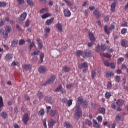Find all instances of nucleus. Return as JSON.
<instances>
[{"mask_svg":"<svg viewBox=\"0 0 128 128\" xmlns=\"http://www.w3.org/2000/svg\"><path fill=\"white\" fill-rule=\"evenodd\" d=\"M82 116V108L80 105H76V107L75 113L74 114V118L76 120H80V116Z\"/></svg>","mask_w":128,"mask_h":128,"instance_id":"obj_1","label":"nucleus"},{"mask_svg":"<svg viewBox=\"0 0 128 128\" xmlns=\"http://www.w3.org/2000/svg\"><path fill=\"white\" fill-rule=\"evenodd\" d=\"M108 28V26H105V27H104L105 32H106L107 34H110V30H114V28H116L114 25L113 24H111L110 28Z\"/></svg>","mask_w":128,"mask_h":128,"instance_id":"obj_2","label":"nucleus"},{"mask_svg":"<svg viewBox=\"0 0 128 128\" xmlns=\"http://www.w3.org/2000/svg\"><path fill=\"white\" fill-rule=\"evenodd\" d=\"M54 80H56V76L52 75L51 78L46 82V84H52L54 82Z\"/></svg>","mask_w":128,"mask_h":128,"instance_id":"obj_3","label":"nucleus"},{"mask_svg":"<svg viewBox=\"0 0 128 128\" xmlns=\"http://www.w3.org/2000/svg\"><path fill=\"white\" fill-rule=\"evenodd\" d=\"M22 120L24 122V124H26L28 122V120H30V115L28 114H25L22 118Z\"/></svg>","mask_w":128,"mask_h":128,"instance_id":"obj_4","label":"nucleus"},{"mask_svg":"<svg viewBox=\"0 0 128 128\" xmlns=\"http://www.w3.org/2000/svg\"><path fill=\"white\" fill-rule=\"evenodd\" d=\"M51 118H58V112L56 110H52L50 112Z\"/></svg>","mask_w":128,"mask_h":128,"instance_id":"obj_5","label":"nucleus"},{"mask_svg":"<svg viewBox=\"0 0 128 128\" xmlns=\"http://www.w3.org/2000/svg\"><path fill=\"white\" fill-rule=\"evenodd\" d=\"M64 14L66 18H70L72 16V12H70V10L68 9H64Z\"/></svg>","mask_w":128,"mask_h":128,"instance_id":"obj_6","label":"nucleus"},{"mask_svg":"<svg viewBox=\"0 0 128 128\" xmlns=\"http://www.w3.org/2000/svg\"><path fill=\"white\" fill-rule=\"evenodd\" d=\"M26 16H28V14L26 12H24L20 16V18L19 22H24V20H26Z\"/></svg>","mask_w":128,"mask_h":128,"instance_id":"obj_7","label":"nucleus"},{"mask_svg":"<svg viewBox=\"0 0 128 128\" xmlns=\"http://www.w3.org/2000/svg\"><path fill=\"white\" fill-rule=\"evenodd\" d=\"M38 71L40 74H46L48 72V69L44 66H41L40 67Z\"/></svg>","mask_w":128,"mask_h":128,"instance_id":"obj_8","label":"nucleus"},{"mask_svg":"<svg viewBox=\"0 0 128 128\" xmlns=\"http://www.w3.org/2000/svg\"><path fill=\"white\" fill-rule=\"evenodd\" d=\"M56 124V120L53 119H50L48 122V126L49 128H54V124Z\"/></svg>","mask_w":128,"mask_h":128,"instance_id":"obj_9","label":"nucleus"},{"mask_svg":"<svg viewBox=\"0 0 128 128\" xmlns=\"http://www.w3.org/2000/svg\"><path fill=\"white\" fill-rule=\"evenodd\" d=\"M89 38L92 42H96V39L94 37V35L92 32L89 33Z\"/></svg>","mask_w":128,"mask_h":128,"instance_id":"obj_10","label":"nucleus"},{"mask_svg":"<svg viewBox=\"0 0 128 128\" xmlns=\"http://www.w3.org/2000/svg\"><path fill=\"white\" fill-rule=\"evenodd\" d=\"M79 68L80 70H82V68H88V62H84V63L80 64L79 66Z\"/></svg>","mask_w":128,"mask_h":128,"instance_id":"obj_11","label":"nucleus"},{"mask_svg":"<svg viewBox=\"0 0 128 128\" xmlns=\"http://www.w3.org/2000/svg\"><path fill=\"white\" fill-rule=\"evenodd\" d=\"M56 28H57V30H58L60 32H63L62 24H60V23H58L56 25Z\"/></svg>","mask_w":128,"mask_h":128,"instance_id":"obj_12","label":"nucleus"},{"mask_svg":"<svg viewBox=\"0 0 128 128\" xmlns=\"http://www.w3.org/2000/svg\"><path fill=\"white\" fill-rule=\"evenodd\" d=\"M94 14L96 18H100V10H96L94 12Z\"/></svg>","mask_w":128,"mask_h":128,"instance_id":"obj_13","label":"nucleus"},{"mask_svg":"<svg viewBox=\"0 0 128 128\" xmlns=\"http://www.w3.org/2000/svg\"><path fill=\"white\" fill-rule=\"evenodd\" d=\"M76 54L77 56H82V58L86 56L84 54V52H82V50H78L76 52Z\"/></svg>","mask_w":128,"mask_h":128,"instance_id":"obj_14","label":"nucleus"},{"mask_svg":"<svg viewBox=\"0 0 128 128\" xmlns=\"http://www.w3.org/2000/svg\"><path fill=\"white\" fill-rule=\"evenodd\" d=\"M124 104V100H118L116 102V104L118 106H122Z\"/></svg>","mask_w":128,"mask_h":128,"instance_id":"obj_15","label":"nucleus"},{"mask_svg":"<svg viewBox=\"0 0 128 128\" xmlns=\"http://www.w3.org/2000/svg\"><path fill=\"white\" fill-rule=\"evenodd\" d=\"M18 40H12V48H16L18 46Z\"/></svg>","mask_w":128,"mask_h":128,"instance_id":"obj_16","label":"nucleus"},{"mask_svg":"<svg viewBox=\"0 0 128 128\" xmlns=\"http://www.w3.org/2000/svg\"><path fill=\"white\" fill-rule=\"evenodd\" d=\"M84 54H85L84 58H92V54L91 52H84Z\"/></svg>","mask_w":128,"mask_h":128,"instance_id":"obj_17","label":"nucleus"},{"mask_svg":"<svg viewBox=\"0 0 128 128\" xmlns=\"http://www.w3.org/2000/svg\"><path fill=\"white\" fill-rule=\"evenodd\" d=\"M23 68L24 70H32V66L30 64H24L23 65Z\"/></svg>","mask_w":128,"mask_h":128,"instance_id":"obj_18","label":"nucleus"},{"mask_svg":"<svg viewBox=\"0 0 128 128\" xmlns=\"http://www.w3.org/2000/svg\"><path fill=\"white\" fill-rule=\"evenodd\" d=\"M54 18H51L50 20H47L46 24H47V26H50V24L54 22Z\"/></svg>","mask_w":128,"mask_h":128,"instance_id":"obj_19","label":"nucleus"},{"mask_svg":"<svg viewBox=\"0 0 128 128\" xmlns=\"http://www.w3.org/2000/svg\"><path fill=\"white\" fill-rule=\"evenodd\" d=\"M38 48H44V45L42 44V42L40 39L38 40Z\"/></svg>","mask_w":128,"mask_h":128,"instance_id":"obj_20","label":"nucleus"},{"mask_svg":"<svg viewBox=\"0 0 128 128\" xmlns=\"http://www.w3.org/2000/svg\"><path fill=\"white\" fill-rule=\"evenodd\" d=\"M93 124L94 128H100V124H98V122H96V120H93Z\"/></svg>","mask_w":128,"mask_h":128,"instance_id":"obj_21","label":"nucleus"},{"mask_svg":"<svg viewBox=\"0 0 128 128\" xmlns=\"http://www.w3.org/2000/svg\"><path fill=\"white\" fill-rule=\"evenodd\" d=\"M116 2H114L111 5V10L112 12H116Z\"/></svg>","mask_w":128,"mask_h":128,"instance_id":"obj_22","label":"nucleus"},{"mask_svg":"<svg viewBox=\"0 0 128 128\" xmlns=\"http://www.w3.org/2000/svg\"><path fill=\"white\" fill-rule=\"evenodd\" d=\"M64 128H72V126L68 122H66L64 124Z\"/></svg>","mask_w":128,"mask_h":128,"instance_id":"obj_23","label":"nucleus"},{"mask_svg":"<svg viewBox=\"0 0 128 128\" xmlns=\"http://www.w3.org/2000/svg\"><path fill=\"white\" fill-rule=\"evenodd\" d=\"M4 99L2 96H0V108H4Z\"/></svg>","mask_w":128,"mask_h":128,"instance_id":"obj_24","label":"nucleus"},{"mask_svg":"<svg viewBox=\"0 0 128 128\" xmlns=\"http://www.w3.org/2000/svg\"><path fill=\"white\" fill-rule=\"evenodd\" d=\"M26 2L30 6H34V3L32 0H27Z\"/></svg>","mask_w":128,"mask_h":128,"instance_id":"obj_25","label":"nucleus"},{"mask_svg":"<svg viewBox=\"0 0 128 128\" xmlns=\"http://www.w3.org/2000/svg\"><path fill=\"white\" fill-rule=\"evenodd\" d=\"M37 96L38 98L40 100L44 98V94L42 92H38L37 94Z\"/></svg>","mask_w":128,"mask_h":128,"instance_id":"obj_26","label":"nucleus"},{"mask_svg":"<svg viewBox=\"0 0 128 128\" xmlns=\"http://www.w3.org/2000/svg\"><path fill=\"white\" fill-rule=\"evenodd\" d=\"M6 58L7 60H12V54H8L6 56Z\"/></svg>","mask_w":128,"mask_h":128,"instance_id":"obj_27","label":"nucleus"},{"mask_svg":"<svg viewBox=\"0 0 128 128\" xmlns=\"http://www.w3.org/2000/svg\"><path fill=\"white\" fill-rule=\"evenodd\" d=\"M63 70H64L65 72H70V68L65 66L63 68Z\"/></svg>","mask_w":128,"mask_h":128,"instance_id":"obj_28","label":"nucleus"},{"mask_svg":"<svg viewBox=\"0 0 128 128\" xmlns=\"http://www.w3.org/2000/svg\"><path fill=\"white\" fill-rule=\"evenodd\" d=\"M100 55L102 57L104 56L105 58H110V55L108 54L100 53Z\"/></svg>","mask_w":128,"mask_h":128,"instance_id":"obj_29","label":"nucleus"},{"mask_svg":"<svg viewBox=\"0 0 128 128\" xmlns=\"http://www.w3.org/2000/svg\"><path fill=\"white\" fill-rule=\"evenodd\" d=\"M51 16L52 15L50 14H44L42 16V18L43 20H46V18H50V16Z\"/></svg>","mask_w":128,"mask_h":128,"instance_id":"obj_30","label":"nucleus"},{"mask_svg":"<svg viewBox=\"0 0 128 128\" xmlns=\"http://www.w3.org/2000/svg\"><path fill=\"white\" fill-rule=\"evenodd\" d=\"M122 46H124V48H126L128 46V42L126 40H122Z\"/></svg>","mask_w":128,"mask_h":128,"instance_id":"obj_31","label":"nucleus"},{"mask_svg":"<svg viewBox=\"0 0 128 128\" xmlns=\"http://www.w3.org/2000/svg\"><path fill=\"white\" fill-rule=\"evenodd\" d=\"M114 76V73L112 72L106 73V78H112Z\"/></svg>","mask_w":128,"mask_h":128,"instance_id":"obj_32","label":"nucleus"},{"mask_svg":"<svg viewBox=\"0 0 128 128\" xmlns=\"http://www.w3.org/2000/svg\"><path fill=\"white\" fill-rule=\"evenodd\" d=\"M1 32H3L4 36L5 38H8V33L6 32L4 30H1Z\"/></svg>","mask_w":128,"mask_h":128,"instance_id":"obj_33","label":"nucleus"},{"mask_svg":"<svg viewBox=\"0 0 128 128\" xmlns=\"http://www.w3.org/2000/svg\"><path fill=\"white\" fill-rule=\"evenodd\" d=\"M40 52V50H36L32 54V56H38Z\"/></svg>","mask_w":128,"mask_h":128,"instance_id":"obj_34","label":"nucleus"},{"mask_svg":"<svg viewBox=\"0 0 128 128\" xmlns=\"http://www.w3.org/2000/svg\"><path fill=\"white\" fill-rule=\"evenodd\" d=\"M40 114L41 116H44V114H46V112H44V109L41 108V110L40 111Z\"/></svg>","mask_w":128,"mask_h":128,"instance_id":"obj_35","label":"nucleus"},{"mask_svg":"<svg viewBox=\"0 0 128 128\" xmlns=\"http://www.w3.org/2000/svg\"><path fill=\"white\" fill-rule=\"evenodd\" d=\"M64 2L67 4L69 8H70L72 6V2L68 1V0H64Z\"/></svg>","mask_w":128,"mask_h":128,"instance_id":"obj_36","label":"nucleus"},{"mask_svg":"<svg viewBox=\"0 0 128 128\" xmlns=\"http://www.w3.org/2000/svg\"><path fill=\"white\" fill-rule=\"evenodd\" d=\"M62 90V86H60L58 88L55 90L56 92H60Z\"/></svg>","mask_w":128,"mask_h":128,"instance_id":"obj_37","label":"nucleus"},{"mask_svg":"<svg viewBox=\"0 0 128 128\" xmlns=\"http://www.w3.org/2000/svg\"><path fill=\"white\" fill-rule=\"evenodd\" d=\"M78 102H79L80 104H84V98H82V97H79L78 98Z\"/></svg>","mask_w":128,"mask_h":128,"instance_id":"obj_38","label":"nucleus"},{"mask_svg":"<svg viewBox=\"0 0 128 128\" xmlns=\"http://www.w3.org/2000/svg\"><path fill=\"white\" fill-rule=\"evenodd\" d=\"M6 2H0V8H4V6H6Z\"/></svg>","mask_w":128,"mask_h":128,"instance_id":"obj_39","label":"nucleus"},{"mask_svg":"<svg viewBox=\"0 0 128 128\" xmlns=\"http://www.w3.org/2000/svg\"><path fill=\"white\" fill-rule=\"evenodd\" d=\"M48 9L47 8H43L40 11V12L41 14H46V12H48Z\"/></svg>","mask_w":128,"mask_h":128,"instance_id":"obj_40","label":"nucleus"},{"mask_svg":"<svg viewBox=\"0 0 128 128\" xmlns=\"http://www.w3.org/2000/svg\"><path fill=\"white\" fill-rule=\"evenodd\" d=\"M1 116H2V118H8V114L6 112H3L1 114Z\"/></svg>","mask_w":128,"mask_h":128,"instance_id":"obj_41","label":"nucleus"},{"mask_svg":"<svg viewBox=\"0 0 128 128\" xmlns=\"http://www.w3.org/2000/svg\"><path fill=\"white\" fill-rule=\"evenodd\" d=\"M72 102H74L73 100H70L68 101L67 104L68 106H72Z\"/></svg>","mask_w":128,"mask_h":128,"instance_id":"obj_42","label":"nucleus"},{"mask_svg":"<svg viewBox=\"0 0 128 128\" xmlns=\"http://www.w3.org/2000/svg\"><path fill=\"white\" fill-rule=\"evenodd\" d=\"M86 124H88V126H92V122L91 121L88 120H86Z\"/></svg>","mask_w":128,"mask_h":128,"instance_id":"obj_43","label":"nucleus"},{"mask_svg":"<svg viewBox=\"0 0 128 128\" xmlns=\"http://www.w3.org/2000/svg\"><path fill=\"white\" fill-rule=\"evenodd\" d=\"M100 114H106V108H100Z\"/></svg>","mask_w":128,"mask_h":128,"instance_id":"obj_44","label":"nucleus"},{"mask_svg":"<svg viewBox=\"0 0 128 128\" xmlns=\"http://www.w3.org/2000/svg\"><path fill=\"white\" fill-rule=\"evenodd\" d=\"M104 64L106 66H108V68H110V64L108 60L104 61Z\"/></svg>","mask_w":128,"mask_h":128,"instance_id":"obj_45","label":"nucleus"},{"mask_svg":"<svg viewBox=\"0 0 128 128\" xmlns=\"http://www.w3.org/2000/svg\"><path fill=\"white\" fill-rule=\"evenodd\" d=\"M116 120L117 122H120V120H122V116L117 115L116 117Z\"/></svg>","mask_w":128,"mask_h":128,"instance_id":"obj_46","label":"nucleus"},{"mask_svg":"<svg viewBox=\"0 0 128 128\" xmlns=\"http://www.w3.org/2000/svg\"><path fill=\"white\" fill-rule=\"evenodd\" d=\"M88 102L85 101L84 104L82 106V108H88Z\"/></svg>","mask_w":128,"mask_h":128,"instance_id":"obj_47","label":"nucleus"},{"mask_svg":"<svg viewBox=\"0 0 128 128\" xmlns=\"http://www.w3.org/2000/svg\"><path fill=\"white\" fill-rule=\"evenodd\" d=\"M24 44H26V41H24V40H21L19 42L20 46H24Z\"/></svg>","mask_w":128,"mask_h":128,"instance_id":"obj_48","label":"nucleus"},{"mask_svg":"<svg viewBox=\"0 0 128 128\" xmlns=\"http://www.w3.org/2000/svg\"><path fill=\"white\" fill-rule=\"evenodd\" d=\"M44 54L42 53L40 54V59L42 61V62H44Z\"/></svg>","mask_w":128,"mask_h":128,"instance_id":"obj_49","label":"nucleus"},{"mask_svg":"<svg viewBox=\"0 0 128 128\" xmlns=\"http://www.w3.org/2000/svg\"><path fill=\"white\" fill-rule=\"evenodd\" d=\"M110 96H112V94L110 92H106V98H110Z\"/></svg>","mask_w":128,"mask_h":128,"instance_id":"obj_50","label":"nucleus"},{"mask_svg":"<svg viewBox=\"0 0 128 128\" xmlns=\"http://www.w3.org/2000/svg\"><path fill=\"white\" fill-rule=\"evenodd\" d=\"M10 30H12V28L8 26H7L6 28V30L8 34H10Z\"/></svg>","mask_w":128,"mask_h":128,"instance_id":"obj_51","label":"nucleus"},{"mask_svg":"<svg viewBox=\"0 0 128 128\" xmlns=\"http://www.w3.org/2000/svg\"><path fill=\"white\" fill-rule=\"evenodd\" d=\"M92 80H94V78H96V72L95 71L92 72Z\"/></svg>","mask_w":128,"mask_h":128,"instance_id":"obj_52","label":"nucleus"},{"mask_svg":"<svg viewBox=\"0 0 128 128\" xmlns=\"http://www.w3.org/2000/svg\"><path fill=\"white\" fill-rule=\"evenodd\" d=\"M124 59L122 58H119L118 59V64H122V62H124Z\"/></svg>","mask_w":128,"mask_h":128,"instance_id":"obj_53","label":"nucleus"},{"mask_svg":"<svg viewBox=\"0 0 128 128\" xmlns=\"http://www.w3.org/2000/svg\"><path fill=\"white\" fill-rule=\"evenodd\" d=\"M43 124L45 128H48V126L46 125V119H44L42 120Z\"/></svg>","mask_w":128,"mask_h":128,"instance_id":"obj_54","label":"nucleus"},{"mask_svg":"<svg viewBox=\"0 0 128 128\" xmlns=\"http://www.w3.org/2000/svg\"><path fill=\"white\" fill-rule=\"evenodd\" d=\"M66 88L68 90H70V88H74V84H68L66 86Z\"/></svg>","mask_w":128,"mask_h":128,"instance_id":"obj_55","label":"nucleus"},{"mask_svg":"<svg viewBox=\"0 0 128 128\" xmlns=\"http://www.w3.org/2000/svg\"><path fill=\"white\" fill-rule=\"evenodd\" d=\"M44 32L46 34H50V28H45L44 29Z\"/></svg>","mask_w":128,"mask_h":128,"instance_id":"obj_56","label":"nucleus"},{"mask_svg":"<svg viewBox=\"0 0 128 128\" xmlns=\"http://www.w3.org/2000/svg\"><path fill=\"white\" fill-rule=\"evenodd\" d=\"M128 32V29L123 28L122 30V34H126Z\"/></svg>","mask_w":128,"mask_h":128,"instance_id":"obj_57","label":"nucleus"},{"mask_svg":"<svg viewBox=\"0 0 128 128\" xmlns=\"http://www.w3.org/2000/svg\"><path fill=\"white\" fill-rule=\"evenodd\" d=\"M45 100H46V102H52V98H50V97H46Z\"/></svg>","mask_w":128,"mask_h":128,"instance_id":"obj_58","label":"nucleus"},{"mask_svg":"<svg viewBox=\"0 0 128 128\" xmlns=\"http://www.w3.org/2000/svg\"><path fill=\"white\" fill-rule=\"evenodd\" d=\"M18 4L20 5L24 4V0H18Z\"/></svg>","mask_w":128,"mask_h":128,"instance_id":"obj_59","label":"nucleus"},{"mask_svg":"<svg viewBox=\"0 0 128 128\" xmlns=\"http://www.w3.org/2000/svg\"><path fill=\"white\" fill-rule=\"evenodd\" d=\"M116 82H120V76H116Z\"/></svg>","mask_w":128,"mask_h":128,"instance_id":"obj_60","label":"nucleus"},{"mask_svg":"<svg viewBox=\"0 0 128 128\" xmlns=\"http://www.w3.org/2000/svg\"><path fill=\"white\" fill-rule=\"evenodd\" d=\"M62 104H68V99L66 98H64L62 99Z\"/></svg>","mask_w":128,"mask_h":128,"instance_id":"obj_61","label":"nucleus"},{"mask_svg":"<svg viewBox=\"0 0 128 128\" xmlns=\"http://www.w3.org/2000/svg\"><path fill=\"white\" fill-rule=\"evenodd\" d=\"M101 48L103 52H105V50H106V46L104 45H102V44L101 46Z\"/></svg>","mask_w":128,"mask_h":128,"instance_id":"obj_62","label":"nucleus"},{"mask_svg":"<svg viewBox=\"0 0 128 128\" xmlns=\"http://www.w3.org/2000/svg\"><path fill=\"white\" fill-rule=\"evenodd\" d=\"M110 66L112 68H115L116 66V63H112L111 64H110Z\"/></svg>","mask_w":128,"mask_h":128,"instance_id":"obj_63","label":"nucleus"},{"mask_svg":"<svg viewBox=\"0 0 128 128\" xmlns=\"http://www.w3.org/2000/svg\"><path fill=\"white\" fill-rule=\"evenodd\" d=\"M98 122H102V116H98L97 118Z\"/></svg>","mask_w":128,"mask_h":128,"instance_id":"obj_64","label":"nucleus"}]
</instances>
